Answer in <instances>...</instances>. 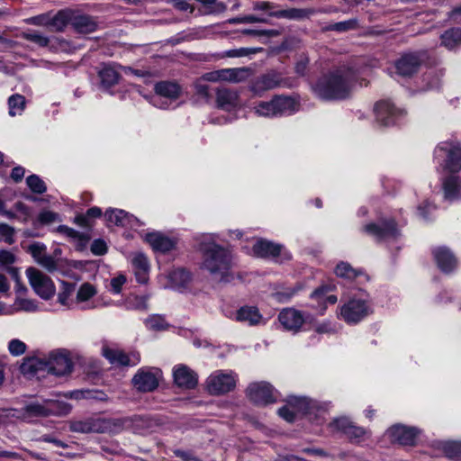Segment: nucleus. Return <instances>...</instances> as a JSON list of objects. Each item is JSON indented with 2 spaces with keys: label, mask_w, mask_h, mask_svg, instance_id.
Masks as SVG:
<instances>
[{
  "label": "nucleus",
  "mask_w": 461,
  "mask_h": 461,
  "mask_svg": "<svg viewBox=\"0 0 461 461\" xmlns=\"http://www.w3.org/2000/svg\"><path fill=\"white\" fill-rule=\"evenodd\" d=\"M201 250L202 268L210 274L212 280L221 283L233 280L232 256L227 249L215 243H205Z\"/></svg>",
  "instance_id": "2"
},
{
  "label": "nucleus",
  "mask_w": 461,
  "mask_h": 461,
  "mask_svg": "<svg viewBox=\"0 0 461 461\" xmlns=\"http://www.w3.org/2000/svg\"><path fill=\"white\" fill-rule=\"evenodd\" d=\"M26 276L32 288L41 299L48 301L54 296L56 287L49 276L34 267H29Z\"/></svg>",
  "instance_id": "9"
},
{
  "label": "nucleus",
  "mask_w": 461,
  "mask_h": 461,
  "mask_svg": "<svg viewBox=\"0 0 461 461\" xmlns=\"http://www.w3.org/2000/svg\"><path fill=\"white\" fill-rule=\"evenodd\" d=\"M359 78L358 71L341 66L323 75L312 86L314 94L323 100H341L348 97Z\"/></svg>",
  "instance_id": "1"
},
{
  "label": "nucleus",
  "mask_w": 461,
  "mask_h": 461,
  "mask_svg": "<svg viewBox=\"0 0 461 461\" xmlns=\"http://www.w3.org/2000/svg\"><path fill=\"white\" fill-rule=\"evenodd\" d=\"M296 110V102L285 95H276L270 101L259 102L255 107V113L264 117H276L291 114Z\"/></svg>",
  "instance_id": "4"
},
{
  "label": "nucleus",
  "mask_w": 461,
  "mask_h": 461,
  "mask_svg": "<svg viewBox=\"0 0 461 461\" xmlns=\"http://www.w3.org/2000/svg\"><path fill=\"white\" fill-rule=\"evenodd\" d=\"M8 107L10 116L20 115L25 108V97L15 94L8 98Z\"/></svg>",
  "instance_id": "38"
},
{
  "label": "nucleus",
  "mask_w": 461,
  "mask_h": 461,
  "mask_svg": "<svg viewBox=\"0 0 461 461\" xmlns=\"http://www.w3.org/2000/svg\"><path fill=\"white\" fill-rule=\"evenodd\" d=\"M104 215L109 222L116 226L133 227L135 222H139V220L135 216L120 209H109L105 212Z\"/></svg>",
  "instance_id": "24"
},
{
  "label": "nucleus",
  "mask_w": 461,
  "mask_h": 461,
  "mask_svg": "<svg viewBox=\"0 0 461 461\" xmlns=\"http://www.w3.org/2000/svg\"><path fill=\"white\" fill-rule=\"evenodd\" d=\"M402 111L397 110L389 101H381L375 106L376 122L383 126H389L395 122L398 116L402 114Z\"/></svg>",
  "instance_id": "19"
},
{
  "label": "nucleus",
  "mask_w": 461,
  "mask_h": 461,
  "mask_svg": "<svg viewBox=\"0 0 461 461\" xmlns=\"http://www.w3.org/2000/svg\"><path fill=\"white\" fill-rule=\"evenodd\" d=\"M148 296H132L127 300V308L139 310V311H147L148 310Z\"/></svg>",
  "instance_id": "43"
},
{
  "label": "nucleus",
  "mask_w": 461,
  "mask_h": 461,
  "mask_svg": "<svg viewBox=\"0 0 461 461\" xmlns=\"http://www.w3.org/2000/svg\"><path fill=\"white\" fill-rule=\"evenodd\" d=\"M71 406L58 401H47L44 404L30 403L22 409V417L30 421L32 418L47 417L50 415H66L69 413Z\"/></svg>",
  "instance_id": "6"
},
{
  "label": "nucleus",
  "mask_w": 461,
  "mask_h": 461,
  "mask_svg": "<svg viewBox=\"0 0 461 461\" xmlns=\"http://www.w3.org/2000/svg\"><path fill=\"white\" fill-rule=\"evenodd\" d=\"M236 319L249 325H258L262 320V315L254 306H243L237 311Z\"/></svg>",
  "instance_id": "29"
},
{
  "label": "nucleus",
  "mask_w": 461,
  "mask_h": 461,
  "mask_svg": "<svg viewBox=\"0 0 461 461\" xmlns=\"http://www.w3.org/2000/svg\"><path fill=\"white\" fill-rule=\"evenodd\" d=\"M253 9L255 11H262L268 14V16H272V13L276 12L279 8L278 6L268 1H257L253 4Z\"/></svg>",
  "instance_id": "46"
},
{
  "label": "nucleus",
  "mask_w": 461,
  "mask_h": 461,
  "mask_svg": "<svg viewBox=\"0 0 461 461\" xmlns=\"http://www.w3.org/2000/svg\"><path fill=\"white\" fill-rule=\"evenodd\" d=\"M246 394L257 405H267L276 401L273 386L267 382L251 383L246 390Z\"/></svg>",
  "instance_id": "14"
},
{
  "label": "nucleus",
  "mask_w": 461,
  "mask_h": 461,
  "mask_svg": "<svg viewBox=\"0 0 461 461\" xmlns=\"http://www.w3.org/2000/svg\"><path fill=\"white\" fill-rule=\"evenodd\" d=\"M161 371L155 367H141L132 377L134 387L143 393L152 392L158 386Z\"/></svg>",
  "instance_id": "13"
},
{
  "label": "nucleus",
  "mask_w": 461,
  "mask_h": 461,
  "mask_svg": "<svg viewBox=\"0 0 461 461\" xmlns=\"http://www.w3.org/2000/svg\"><path fill=\"white\" fill-rule=\"evenodd\" d=\"M429 59L428 50L410 51L402 54L395 62V68L402 77H411Z\"/></svg>",
  "instance_id": "8"
},
{
  "label": "nucleus",
  "mask_w": 461,
  "mask_h": 461,
  "mask_svg": "<svg viewBox=\"0 0 461 461\" xmlns=\"http://www.w3.org/2000/svg\"><path fill=\"white\" fill-rule=\"evenodd\" d=\"M134 270H140L141 273L148 272L149 261L147 257L142 253L136 254L131 260Z\"/></svg>",
  "instance_id": "47"
},
{
  "label": "nucleus",
  "mask_w": 461,
  "mask_h": 461,
  "mask_svg": "<svg viewBox=\"0 0 461 461\" xmlns=\"http://www.w3.org/2000/svg\"><path fill=\"white\" fill-rule=\"evenodd\" d=\"M15 306L19 310L25 312H34L37 309V305L33 300L26 298H19L15 301Z\"/></svg>",
  "instance_id": "53"
},
{
  "label": "nucleus",
  "mask_w": 461,
  "mask_h": 461,
  "mask_svg": "<svg viewBox=\"0 0 461 461\" xmlns=\"http://www.w3.org/2000/svg\"><path fill=\"white\" fill-rule=\"evenodd\" d=\"M156 95L169 100H176L182 92L181 86L172 81H160L154 86Z\"/></svg>",
  "instance_id": "27"
},
{
  "label": "nucleus",
  "mask_w": 461,
  "mask_h": 461,
  "mask_svg": "<svg viewBox=\"0 0 461 461\" xmlns=\"http://www.w3.org/2000/svg\"><path fill=\"white\" fill-rule=\"evenodd\" d=\"M446 153L444 168L451 173H457L461 170V146L457 142L444 141L439 143L434 151V158L441 157Z\"/></svg>",
  "instance_id": "11"
},
{
  "label": "nucleus",
  "mask_w": 461,
  "mask_h": 461,
  "mask_svg": "<svg viewBox=\"0 0 461 461\" xmlns=\"http://www.w3.org/2000/svg\"><path fill=\"white\" fill-rule=\"evenodd\" d=\"M295 85V80L284 78L280 73L271 70L252 79L249 83V88L255 95L262 96L265 92L274 88L279 86L291 88Z\"/></svg>",
  "instance_id": "5"
},
{
  "label": "nucleus",
  "mask_w": 461,
  "mask_h": 461,
  "mask_svg": "<svg viewBox=\"0 0 461 461\" xmlns=\"http://www.w3.org/2000/svg\"><path fill=\"white\" fill-rule=\"evenodd\" d=\"M8 349L13 356H21L26 350V345L22 340L14 339L9 342Z\"/></svg>",
  "instance_id": "50"
},
{
  "label": "nucleus",
  "mask_w": 461,
  "mask_h": 461,
  "mask_svg": "<svg viewBox=\"0 0 461 461\" xmlns=\"http://www.w3.org/2000/svg\"><path fill=\"white\" fill-rule=\"evenodd\" d=\"M367 433L368 431L366 429L357 427L353 423L351 427H348V430L345 435L348 438L349 440L359 442Z\"/></svg>",
  "instance_id": "44"
},
{
  "label": "nucleus",
  "mask_w": 461,
  "mask_h": 461,
  "mask_svg": "<svg viewBox=\"0 0 461 461\" xmlns=\"http://www.w3.org/2000/svg\"><path fill=\"white\" fill-rule=\"evenodd\" d=\"M392 442L402 446H413L416 444L419 430L414 427L403 425L392 426L386 432Z\"/></svg>",
  "instance_id": "16"
},
{
  "label": "nucleus",
  "mask_w": 461,
  "mask_h": 461,
  "mask_svg": "<svg viewBox=\"0 0 461 461\" xmlns=\"http://www.w3.org/2000/svg\"><path fill=\"white\" fill-rule=\"evenodd\" d=\"M236 375L233 372L218 370L206 380V388L212 395H221L232 391L236 386Z\"/></svg>",
  "instance_id": "10"
},
{
  "label": "nucleus",
  "mask_w": 461,
  "mask_h": 461,
  "mask_svg": "<svg viewBox=\"0 0 461 461\" xmlns=\"http://www.w3.org/2000/svg\"><path fill=\"white\" fill-rule=\"evenodd\" d=\"M203 80H201V78L194 84V89H195V93L205 98V99H209L210 98V93H209V86L203 83L202 82Z\"/></svg>",
  "instance_id": "64"
},
{
  "label": "nucleus",
  "mask_w": 461,
  "mask_h": 461,
  "mask_svg": "<svg viewBox=\"0 0 461 461\" xmlns=\"http://www.w3.org/2000/svg\"><path fill=\"white\" fill-rule=\"evenodd\" d=\"M267 20L264 17L249 14L241 17L234 18L230 21L232 23H267Z\"/></svg>",
  "instance_id": "52"
},
{
  "label": "nucleus",
  "mask_w": 461,
  "mask_h": 461,
  "mask_svg": "<svg viewBox=\"0 0 461 461\" xmlns=\"http://www.w3.org/2000/svg\"><path fill=\"white\" fill-rule=\"evenodd\" d=\"M308 64L309 59L305 56H301L294 67L295 73L300 77L305 76L308 68Z\"/></svg>",
  "instance_id": "59"
},
{
  "label": "nucleus",
  "mask_w": 461,
  "mask_h": 461,
  "mask_svg": "<svg viewBox=\"0 0 461 461\" xmlns=\"http://www.w3.org/2000/svg\"><path fill=\"white\" fill-rule=\"evenodd\" d=\"M14 229L6 224V223H0V239L4 240L5 243L11 245L14 242Z\"/></svg>",
  "instance_id": "48"
},
{
  "label": "nucleus",
  "mask_w": 461,
  "mask_h": 461,
  "mask_svg": "<svg viewBox=\"0 0 461 461\" xmlns=\"http://www.w3.org/2000/svg\"><path fill=\"white\" fill-rule=\"evenodd\" d=\"M335 274L338 277L349 281H352L359 276H364L366 278V276L361 269H356L352 267L350 264L344 261H341L337 265L335 268Z\"/></svg>",
  "instance_id": "32"
},
{
  "label": "nucleus",
  "mask_w": 461,
  "mask_h": 461,
  "mask_svg": "<svg viewBox=\"0 0 461 461\" xmlns=\"http://www.w3.org/2000/svg\"><path fill=\"white\" fill-rule=\"evenodd\" d=\"M250 70L247 68H235L222 69V80L233 83L243 82L249 76Z\"/></svg>",
  "instance_id": "34"
},
{
  "label": "nucleus",
  "mask_w": 461,
  "mask_h": 461,
  "mask_svg": "<svg viewBox=\"0 0 461 461\" xmlns=\"http://www.w3.org/2000/svg\"><path fill=\"white\" fill-rule=\"evenodd\" d=\"M73 364L65 351L50 352L48 357H27L21 366L23 374H35L38 371H48V373L60 376L69 374L72 371Z\"/></svg>",
  "instance_id": "3"
},
{
  "label": "nucleus",
  "mask_w": 461,
  "mask_h": 461,
  "mask_svg": "<svg viewBox=\"0 0 461 461\" xmlns=\"http://www.w3.org/2000/svg\"><path fill=\"white\" fill-rule=\"evenodd\" d=\"M356 23H357L354 20L339 22V23H336L332 24L330 26V29L332 31H336V32H346V31L354 29L356 26Z\"/></svg>",
  "instance_id": "60"
},
{
  "label": "nucleus",
  "mask_w": 461,
  "mask_h": 461,
  "mask_svg": "<svg viewBox=\"0 0 461 461\" xmlns=\"http://www.w3.org/2000/svg\"><path fill=\"white\" fill-rule=\"evenodd\" d=\"M29 188L36 194H43L46 192L45 183L36 175H31L26 178Z\"/></svg>",
  "instance_id": "42"
},
{
  "label": "nucleus",
  "mask_w": 461,
  "mask_h": 461,
  "mask_svg": "<svg viewBox=\"0 0 461 461\" xmlns=\"http://www.w3.org/2000/svg\"><path fill=\"white\" fill-rule=\"evenodd\" d=\"M352 424L353 422L350 421L348 418L341 417L335 419L332 422H330V427L345 434L348 430V427H351Z\"/></svg>",
  "instance_id": "51"
},
{
  "label": "nucleus",
  "mask_w": 461,
  "mask_h": 461,
  "mask_svg": "<svg viewBox=\"0 0 461 461\" xmlns=\"http://www.w3.org/2000/svg\"><path fill=\"white\" fill-rule=\"evenodd\" d=\"M99 77L102 84L106 87L114 86L120 78L119 73L111 66L104 67L99 72Z\"/></svg>",
  "instance_id": "37"
},
{
  "label": "nucleus",
  "mask_w": 461,
  "mask_h": 461,
  "mask_svg": "<svg viewBox=\"0 0 461 461\" xmlns=\"http://www.w3.org/2000/svg\"><path fill=\"white\" fill-rule=\"evenodd\" d=\"M443 450L449 457H454L461 454V444L457 442H447L444 445Z\"/></svg>",
  "instance_id": "56"
},
{
  "label": "nucleus",
  "mask_w": 461,
  "mask_h": 461,
  "mask_svg": "<svg viewBox=\"0 0 461 461\" xmlns=\"http://www.w3.org/2000/svg\"><path fill=\"white\" fill-rule=\"evenodd\" d=\"M103 356L112 364L118 366H130L131 357L122 350L103 347Z\"/></svg>",
  "instance_id": "31"
},
{
  "label": "nucleus",
  "mask_w": 461,
  "mask_h": 461,
  "mask_svg": "<svg viewBox=\"0 0 461 461\" xmlns=\"http://www.w3.org/2000/svg\"><path fill=\"white\" fill-rule=\"evenodd\" d=\"M335 289V285H322L316 288L312 294L311 298L312 299H320L325 296L329 292H331Z\"/></svg>",
  "instance_id": "61"
},
{
  "label": "nucleus",
  "mask_w": 461,
  "mask_h": 461,
  "mask_svg": "<svg viewBox=\"0 0 461 461\" xmlns=\"http://www.w3.org/2000/svg\"><path fill=\"white\" fill-rule=\"evenodd\" d=\"M97 294V290L95 285L90 283H83L77 293V303H85L90 300Z\"/></svg>",
  "instance_id": "39"
},
{
  "label": "nucleus",
  "mask_w": 461,
  "mask_h": 461,
  "mask_svg": "<svg viewBox=\"0 0 461 461\" xmlns=\"http://www.w3.org/2000/svg\"><path fill=\"white\" fill-rule=\"evenodd\" d=\"M76 290V285L74 283H69L63 281L61 282V289L58 294V302L67 308H71L74 303L71 296L74 294Z\"/></svg>",
  "instance_id": "36"
},
{
  "label": "nucleus",
  "mask_w": 461,
  "mask_h": 461,
  "mask_svg": "<svg viewBox=\"0 0 461 461\" xmlns=\"http://www.w3.org/2000/svg\"><path fill=\"white\" fill-rule=\"evenodd\" d=\"M432 255L441 272L450 274L456 268L457 259L448 248L437 247L432 250Z\"/></svg>",
  "instance_id": "18"
},
{
  "label": "nucleus",
  "mask_w": 461,
  "mask_h": 461,
  "mask_svg": "<svg viewBox=\"0 0 461 461\" xmlns=\"http://www.w3.org/2000/svg\"><path fill=\"white\" fill-rule=\"evenodd\" d=\"M317 13L315 8H296L278 9L272 13V16L278 19H286L292 21H303L310 19Z\"/></svg>",
  "instance_id": "23"
},
{
  "label": "nucleus",
  "mask_w": 461,
  "mask_h": 461,
  "mask_svg": "<svg viewBox=\"0 0 461 461\" xmlns=\"http://www.w3.org/2000/svg\"><path fill=\"white\" fill-rule=\"evenodd\" d=\"M310 407V400L306 397L290 396L287 400V405L281 407L277 413L288 422H294L295 412H306Z\"/></svg>",
  "instance_id": "17"
},
{
  "label": "nucleus",
  "mask_w": 461,
  "mask_h": 461,
  "mask_svg": "<svg viewBox=\"0 0 461 461\" xmlns=\"http://www.w3.org/2000/svg\"><path fill=\"white\" fill-rule=\"evenodd\" d=\"M90 249L94 255L102 256L107 252V246L103 240L97 239L92 242Z\"/></svg>",
  "instance_id": "57"
},
{
  "label": "nucleus",
  "mask_w": 461,
  "mask_h": 461,
  "mask_svg": "<svg viewBox=\"0 0 461 461\" xmlns=\"http://www.w3.org/2000/svg\"><path fill=\"white\" fill-rule=\"evenodd\" d=\"M145 240L154 250L163 253L170 251L175 247V241L160 232L148 233Z\"/></svg>",
  "instance_id": "26"
},
{
  "label": "nucleus",
  "mask_w": 461,
  "mask_h": 461,
  "mask_svg": "<svg viewBox=\"0 0 461 461\" xmlns=\"http://www.w3.org/2000/svg\"><path fill=\"white\" fill-rule=\"evenodd\" d=\"M38 264L50 272L55 271L58 268V263L54 257L48 255L47 253L42 257Z\"/></svg>",
  "instance_id": "54"
},
{
  "label": "nucleus",
  "mask_w": 461,
  "mask_h": 461,
  "mask_svg": "<svg viewBox=\"0 0 461 461\" xmlns=\"http://www.w3.org/2000/svg\"><path fill=\"white\" fill-rule=\"evenodd\" d=\"M444 197L450 202L461 198V186L456 176H448L443 182Z\"/></svg>",
  "instance_id": "30"
},
{
  "label": "nucleus",
  "mask_w": 461,
  "mask_h": 461,
  "mask_svg": "<svg viewBox=\"0 0 461 461\" xmlns=\"http://www.w3.org/2000/svg\"><path fill=\"white\" fill-rule=\"evenodd\" d=\"M59 220V214L50 211L40 212L38 221L41 224H50Z\"/></svg>",
  "instance_id": "58"
},
{
  "label": "nucleus",
  "mask_w": 461,
  "mask_h": 461,
  "mask_svg": "<svg viewBox=\"0 0 461 461\" xmlns=\"http://www.w3.org/2000/svg\"><path fill=\"white\" fill-rule=\"evenodd\" d=\"M261 50V49H249V48H240L235 50H230L226 52L228 57L236 58V57H245L250 54H254Z\"/></svg>",
  "instance_id": "55"
},
{
  "label": "nucleus",
  "mask_w": 461,
  "mask_h": 461,
  "mask_svg": "<svg viewBox=\"0 0 461 461\" xmlns=\"http://www.w3.org/2000/svg\"><path fill=\"white\" fill-rule=\"evenodd\" d=\"M240 96L237 91L221 87L216 90V105L224 111H231L239 105Z\"/></svg>",
  "instance_id": "22"
},
{
  "label": "nucleus",
  "mask_w": 461,
  "mask_h": 461,
  "mask_svg": "<svg viewBox=\"0 0 461 461\" xmlns=\"http://www.w3.org/2000/svg\"><path fill=\"white\" fill-rule=\"evenodd\" d=\"M47 247L41 242H34L28 247L27 251L32 255L34 260L39 263L42 257L46 254Z\"/></svg>",
  "instance_id": "45"
},
{
  "label": "nucleus",
  "mask_w": 461,
  "mask_h": 461,
  "mask_svg": "<svg viewBox=\"0 0 461 461\" xmlns=\"http://www.w3.org/2000/svg\"><path fill=\"white\" fill-rule=\"evenodd\" d=\"M125 283H126V277L122 275L113 277L111 280V284H110L111 291L116 294H120L122 291V287Z\"/></svg>",
  "instance_id": "63"
},
{
  "label": "nucleus",
  "mask_w": 461,
  "mask_h": 461,
  "mask_svg": "<svg viewBox=\"0 0 461 461\" xmlns=\"http://www.w3.org/2000/svg\"><path fill=\"white\" fill-rule=\"evenodd\" d=\"M372 313V305L367 300L351 298L339 307L338 316L348 324H357Z\"/></svg>",
  "instance_id": "7"
},
{
  "label": "nucleus",
  "mask_w": 461,
  "mask_h": 461,
  "mask_svg": "<svg viewBox=\"0 0 461 461\" xmlns=\"http://www.w3.org/2000/svg\"><path fill=\"white\" fill-rule=\"evenodd\" d=\"M73 11L64 9L59 11L52 18H50V26L56 32H62L72 22Z\"/></svg>",
  "instance_id": "33"
},
{
  "label": "nucleus",
  "mask_w": 461,
  "mask_h": 461,
  "mask_svg": "<svg viewBox=\"0 0 461 461\" xmlns=\"http://www.w3.org/2000/svg\"><path fill=\"white\" fill-rule=\"evenodd\" d=\"M14 207L20 213L17 219L23 223L27 222L32 215L31 209L22 202L15 203Z\"/></svg>",
  "instance_id": "49"
},
{
  "label": "nucleus",
  "mask_w": 461,
  "mask_h": 461,
  "mask_svg": "<svg viewBox=\"0 0 461 461\" xmlns=\"http://www.w3.org/2000/svg\"><path fill=\"white\" fill-rule=\"evenodd\" d=\"M173 376L178 387L193 389L198 383L197 375L185 365L176 366L173 370Z\"/></svg>",
  "instance_id": "21"
},
{
  "label": "nucleus",
  "mask_w": 461,
  "mask_h": 461,
  "mask_svg": "<svg viewBox=\"0 0 461 461\" xmlns=\"http://www.w3.org/2000/svg\"><path fill=\"white\" fill-rule=\"evenodd\" d=\"M440 39L441 45L448 50H452L461 44V29H449L441 34Z\"/></svg>",
  "instance_id": "35"
},
{
  "label": "nucleus",
  "mask_w": 461,
  "mask_h": 461,
  "mask_svg": "<svg viewBox=\"0 0 461 461\" xmlns=\"http://www.w3.org/2000/svg\"><path fill=\"white\" fill-rule=\"evenodd\" d=\"M26 23L37 26H50V17L48 14H41L27 19Z\"/></svg>",
  "instance_id": "62"
},
{
  "label": "nucleus",
  "mask_w": 461,
  "mask_h": 461,
  "mask_svg": "<svg viewBox=\"0 0 461 461\" xmlns=\"http://www.w3.org/2000/svg\"><path fill=\"white\" fill-rule=\"evenodd\" d=\"M114 422L110 419L90 417L70 422L69 429L78 433H105L111 431Z\"/></svg>",
  "instance_id": "12"
},
{
  "label": "nucleus",
  "mask_w": 461,
  "mask_h": 461,
  "mask_svg": "<svg viewBox=\"0 0 461 461\" xmlns=\"http://www.w3.org/2000/svg\"><path fill=\"white\" fill-rule=\"evenodd\" d=\"M362 230L366 234L373 236L377 240H383L387 238H395L399 235L396 222L393 220L384 221L381 224L368 223L362 227Z\"/></svg>",
  "instance_id": "15"
},
{
  "label": "nucleus",
  "mask_w": 461,
  "mask_h": 461,
  "mask_svg": "<svg viewBox=\"0 0 461 461\" xmlns=\"http://www.w3.org/2000/svg\"><path fill=\"white\" fill-rule=\"evenodd\" d=\"M145 324L151 330H164L167 329L168 324L162 315L153 314L145 320Z\"/></svg>",
  "instance_id": "40"
},
{
  "label": "nucleus",
  "mask_w": 461,
  "mask_h": 461,
  "mask_svg": "<svg viewBox=\"0 0 461 461\" xmlns=\"http://www.w3.org/2000/svg\"><path fill=\"white\" fill-rule=\"evenodd\" d=\"M283 247L274 242L259 240L253 246V252L260 258H276L281 255Z\"/></svg>",
  "instance_id": "25"
},
{
  "label": "nucleus",
  "mask_w": 461,
  "mask_h": 461,
  "mask_svg": "<svg viewBox=\"0 0 461 461\" xmlns=\"http://www.w3.org/2000/svg\"><path fill=\"white\" fill-rule=\"evenodd\" d=\"M71 25L79 33H90L96 30L97 23L89 15L76 14L73 12Z\"/></svg>",
  "instance_id": "28"
},
{
  "label": "nucleus",
  "mask_w": 461,
  "mask_h": 461,
  "mask_svg": "<svg viewBox=\"0 0 461 461\" xmlns=\"http://www.w3.org/2000/svg\"><path fill=\"white\" fill-rule=\"evenodd\" d=\"M278 320L285 330L293 332L299 331L304 323L303 314L294 308H286L281 311Z\"/></svg>",
  "instance_id": "20"
},
{
  "label": "nucleus",
  "mask_w": 461,
  "mask_h": 461,
  "mask_svg": "<svg viewBox=\"0 0 461 461\" xmlns=\"http://www.w3.org/2000/svg\"><path fill=\"white\" fill-rule=\"evenodd\" d=\"M22 38L37 44L40 47H46L50 43V39L35 31L24 32L21 34Z\"/></svg>",
  "instance_id": "41"
}]
</instances>
